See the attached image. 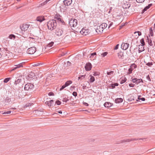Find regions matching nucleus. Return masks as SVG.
<instances>
[{"label":"nucleus","mask_w":155,"mask_h":155,"mask_svg":"<svg viewBox=\"0 0 155 155\" xmlns=\"http://www.w3.org/2000/svg\"><path fill=\"white\" fill-rule=\"evenodd\" d=\"M15 66H16V67L14 68L11 70L10 71V72H12V71H14L15 70H16L18 68H20L23 67V65L22 63H20V64L18 65H15Z\"/></svg>","instance_id":"nucleus-15"},{"label":"nucleus","mask_w":155,"mask_h":155,"mask_svg":"<svg viewBox=\"0 0 155 155\" xmlns=\"http://www.w3.org/2000/svg\"><path fill=\"white\" fill-rule=\"evenodd\" d=\"M141 96H139L138 97V100H140L142 101H144L145 100V99L144 97L141 98Z\"/></svg>","instance_id":"nucleus-35"},{"label":"nucleus","mask_w":155,"mask_h":155,"mask_svg":"<svg viewBox=\"0 0 155 155\" xmlns=\"http://www.w3.org/2000/svg\"><path fill=\"white\" fill-rule=\"evenodd\" d=\"M103 31V30H93L92 32L95 34H101Z\"/></svg>","instance_id":"nucleus-13"},{"label":"nucleus","mask_w":155,"mask_h":155,"mask_svg":"<svg viewBox=\"0 0 155 155\" xmlns=\"http://www.w3.org/2000/svg\"><path fill=\"white\" fill-rule=\"evenodd\" d=\"M96 53L94 52V53L92 54H91V56H90V58H91L92 56H95L96 55Z\"/></svg>","instance_id":"nucleus-50"},{"label":"nucleus","mask_w":155,"mask_h":155,"mask_svg":"<svg viewBox=\"0 0 155 155\" xmlns=\"http://www.w3.org/2000/svg\"><path fill=\"white\" fill-rule=\"evenodd\" d=\"M36 51V48L34 47H31L27 50V52L28 54H33Z\"/></svg>","instance_id":"nucleus-6"},{"label":"nucleus","mask_w":155,"mask_h":155,"mask_svg":"<svg viewBox=\"0 0 155 155\" xmlns=\"http://www.w3.org/2000/svg\"><path fill=\"white\" fill-rule=\"evenodd\" d=\"M15 38V35H11L9 36V38L10 39H14Z\"/></svg>","instance_id":"nucleus-27"},{"label":"nucleus","mask_w":155,"mask_h":155,"mask_svg":"<svg viewBox=\"0 0 155 155\" xmlns=\"http://www.w3.org/2000/svg\"><path fill=\"white\" fill-rule=\"evenodd\" d=\"M130 7V4H127V6H126L124 7V8H129Z\"/></svg>","instance_id":"nucleus-52"},{"label":"nucleus","mask_w":155,"mask_h":155,"mask_svg":"<svg viewBox=\"0 0 155 155\" xmlns=\"http://www.w3.org/2000/svg\"><path fill=\"white\" fill-rule=\"evenodd\" d=\"M17 0V1H19V0Z\"/></svg>","instance_id":"nucleus-63"},{"label":"nucleus","mask_w":155,"mask_h":155,"mask_svg":"<svg viewBox=\"0 0 155 155\" xmlns=\"http://www.w3.org/2000/svg\"><path fill=\"white\" fill-rule=\"evenodd\" d=\"M136 67L137 65L135 64H132L130 66V68H129L128 70L127 74H131L133 70L136 68Z\"/></svg>","instance_id":"nucleus-7"},{"label":"nucleus","mask_w":155,"mask_h":155,"mask_svg":"<svg viewBox=\"0 0 155 155\" xmlns=\"http://www.w3.org/2000/svg\"><path fill=\"white\" fill-rule=\"evenodd\" d=\"M119 45L117 44V45L114 48V50H117L118 49V47H119Z\"/></svg>","instance_id":"nucleus-49"},{"label":"nucleus","mask_w":155,"mask_h":155,"mask_svg":"<svg viewBox=\"0 0 155 155\" xmlns=\"http://www.w3.org/2000/svg\"><path fill=\"white\" fill-rule=\"evenodd\" d=\"M94 78L93 76H91V78L90 79V81L91 82H92L94 81Z\"/></svg>","instance_id":"nucleus-31"},{"label":"nucleus","mask_w":155,"mask_h":155,"mask_svg":"<svg viewBox=\"0 0 155 155\" xmlns=\"http://www.w3.org/2000/svg\"><path fill=\"white\" fill-rule=\"evenodd\" d=\"M107 25L106 23H102L99 26V28L101 29H105L107 27Z\"/></svg>","instance_id":"nucleus-16"},{"label":"nucleus","mask_w":155,"mask_h":155,"mask_svg":"<svg viewBox=\"0 0 155 155\" xmlns=\"http://www.w3.org/2000/svg\"><path fill=\"white\" fill-rule=\"evenodd\" d=\"M112 105V104L109 102H105L104 104V107L107 108L111 107Z\"/></svg>","instance_id":"nucleus-17"},{"label":"nucleus","mask_w":155,"mask_h":155,"mask_svg":"<svg viewBox=\"0 0 155 155\" xmlns=\"http://www.w3.org/2000/svg\"><path fill=\"white\" fill-rule=\"evenodd\" d=\"M58 113L59 114H62V112L61 111H58Z\"/></svg>","instance_id":"nucleus-58"},{"label":"nucleus","mask_w":155,"mask_h":155,"mask_svg":"<svg viewBox=\"0 0 155 155\" xmlns=\"http://www.w3.org/2000/svg\"><path fill=\"white\" fill-rule=\"evenodd\" d=\"M107 54L108 53L107 52H104L101 54V55L102 57H104L107 55Z\"/></svg>","instance_id":"nucleus-33"},{"label":"nucleus","mask_w":155,"mask_h":155,"mask_svg":"<svg viewBox=\"0 0 155 155\" xmlns=\"http://www.w3.org/2000/svg\"><path fill=\"white\" fill-rule=\"evenodd\" d=\"M154 29H155V23L154 24Z\"/></svg>","instance_id":"nucleus-60"},{"label":"nucleus","mask_w":155,"mask_h":155,"mask_svg":"<svg viewBox=\"0 0 155 155\" xmlns=\"http://www.w3.org/2000/svg\"><path fill=\"white\" fill-rule=\"evenodd\" d=\"M35 26L38 25L35 23H31L30 24H23L20 26V29H26L29 28V29H32L35 28Z\"/></svg>","instance_id":"nucleus-1"},{"label":"nucleus","mask_w":155,"mask_h":155,"mask_svg":"<svg viewBox=\"0 0 155 155\" xmlns=\"http://www.w3.org/2000/svg\"><path fill=\"white\" fill-rule=\"evenodd\" d=\"M134 36L135 38H137L138 36L141 35V32L140 31L135 32L134 33Z\"/></svg>","instance_id":"nucleus-22"},{"label":"nucleus","mask_w":155,"mask_h":155,"mask_svg":"<svg viewBox=\"0 0 155 155\" xmlns=\"http://www.w3.org/2000/svg\"><path fill=\"white\" fill-rule=\"evenodd\" d=\"M123 100L121 98H117L115 100V102L116 103H119L122 102Z\"/></svg>","instance_id":"nucleus-20"},{"label":"nucleus","mask_w":155,"mask_h":155,"mask_svg":"<svg viewBox=\"0 0 155 155\" xmlns=\"http://www.w3.org/2000/svg\"><path fill=\"white\" fill-rule=\"evenodd\" d=\"M129 86L130 87H134L135 86V84H129Z\"/></svg>","instance_id":"nucleus-48"},{"label":"nucleus","mask_w":155,"mask_h":155,"mask_svg":"<svg viewBox=\"0 0 155 155\" xmlns=\"http://www.w3.org/2000/svg\"><path fill=\"white\" fill-rule=\"evenodd\" d=\"M129 46V44L127 43H123L121 45V48L123 50H126L128 48Z\"/></svg>","instance_id":"nucleus-10"},{"label":"nucleus","mask_w":155,"mask_h":155,"mask_svg":"<svg viewBox=\"0 0 155 155\" xmlns=\"http://www.w3.org/2000/svg\"><path fill=\"white\" fill-rule=\"evenodd\" d=\"M66 86H65V85L64 84L61 87L60 89V90L61 91L63 89H64L65 87H66Z\"/></svg>","instance_id":"nucleus-47"},{"label":"nucleus","mask_w":155,"mask_h":155,"mask_svg":"<svg viewBox=\"0 0 155 155\" xmlns=\"http://www.w3.org/2000/svg\"><path fill=\"white\" fill-rule=\"evenodd\" d=\"M71 64V62H69V61H68V65H70Z\"/></svg>","instance_id":"nucleus-59"},{"label":"nucleus","mask_w":155,"mask_h":155,"mask_svg":"<svg viewBox=\"0 0 155 155\" xmlns=\"http://www.w3.org/2000/svg\"><path fill=\"white\" fill-rule=\"evenodd\" d=\"M89 30H74V32L77 34L86 35L90 32Z\"/></svg>","instance_id":"nucleus-3"},{"label":"nucleus","mask_w":155,"mask_h":155,"mask_svg":"<svg viewBox=\"0 0 155 155\" xmlns=\"http://www.w3.org/2000/svg\"><path fill=\"white\" fill-rule=\"evenodd\" d=\"M127 79L125 78H123L122 81H121L120 83L123 84L126 82Z\"/></svg>","instance_id":"nucleus-36"},{"label":"nucleus","mask_w":155,"mask_h":155,"mask_svg":"<svg viewBox=\"0 0 155 155\" xmlns=\"http://www.w3.org/2000/svg\"><path fill=\"white\" fill-rule=\"evenodd\" d=\"M131 140H130V139H127L126 140H124V142H130V141H131Z\"/></svg>","instance_id":"nucleus-53"},{"label":"nucleus","mask_w":155,"mask_h":155,"mask_svg":"<svg viewBox=\"0 0 155 155\" xmlns=\"http://www.w3.org/2000/svg\"><path fill=\"white\" fill-rule=\"evenodd\" d=\"M146 65L149 67H151L153 65V63L151 62H148L146 64Z\"/></svg>","instance_id":"nucleus-42"},{"label":"nucleus","mask_w":155,"mask_h":155,"mask_svg":"<svg viewBox=\"0 0 155 155\" xmlns=\"http://www.w3.org/2000/svg\"><path fill=\"white\" fill-rule=\"evenodd\" d=\"M72 81H67L65 83V85L67 87L70 84H71Z\"/></svg>","instance_id":"nucleus-25"},{"label":"nucleus","mask_w":155,"mask_h":155,"mask_svg":"<svg viewBox=\"0 0 155 155\" xmlns=\"http://www.w3.org/2000/svg\"><path fill=\"white\" fill-rule=\"evenodd\" d=\"M69 24L71 27H74L77 24V21L76 19H71L69 21Z\"/></svg>","instance_id":"nucleus-4"},{"label":"nucleus","mask_w":155,"mask_h":155,"mask_svg":"<svg viewBox=\"0 0 155 155\" xmlns=\"http://www.w3.org/2000/svg\"><path fill=\"white\" fill-rule=\"evenodd\" d=\"M93 56H92V57L91 58H93Z\"/></svg>","instance_id":"nucleus-62"},{"label":"nucleus","mask_w":155,"mask_h":155,"mask_svg":"<svg viewBox=\"0 0 155 155\" xmlns=\"http://www.w3.org/2000/svg\"><path fill=\"white\" fill-rule=\"evenodd\" d=\"M36 20L37 21H39L41 22L42 21L44 20L42 17H38L37 18Z\"/></svg>","instance_id":"nucleus-24"},{"label":"nucleus","mask_w":155,"mask_h":155,"mask_svg":"<svg viewBox=\"0 0 155 155\" xmlns=\"http://www.w3.org/2000/svg\"><path fill=\"white\" fill-rule=\"evenodd\" d=\"M140 43L142 44L141 45H145V43L144 42V40L143 39H142L140 40Z\"/></svg>","instance_id":"nucleus-39"},{"label":"nucleus","mask_w":155,"mask_h":155,"mask_svg":"<svg viewBox=\"0 0 155 155\" xmlns=\"http://www.w3.org/2000/svg\"><path fill=\"white\" fill-rule=\"evenodd\" d=\"M82 29H84V28H83Z\"/></svg>","instance_id":"nucleus-64"},{"label":"nucleus","mask_w":155,"mask_h":155,"mask_svg":"<svg viewBox=\"0 0 155 155\" xmlns=\"http://www.w3.org/2000/svg\"><path fill=\"white\" fill-rule=\"evenodd\" d=\"M124 26V25H120V29H120V28H123V27Z\"/></svg>","instance_id":"nucleus-56"},{"label":"nucleus","mask_w":155,"mask_h":155,"mask_svg":"<svg viewBox=\"0 0 155 155\" xmlns=\"http://www.w3.org/2000/svg\"><path fill=\"white\" fill-rule=\"evenodd\" d=\"M85 68L86 71H90L91 69L92 65L90 63H88L86 65Z\"/></svg>","instance_id":"nucleus-12"},{"label":"nucleus","mask_w":155,"mask_h":155,"mask_svg":"<svg viewBox=\"0 0 155 155\" xmlns=\"http://www.w3.org/2000/svg\"><path fill=\"white\" fill-rule=\"evenodd\" d=\"M72 2V0H65L63 1V3L65 5L68 6L71 4Z\"/></svg>","instance_id":"nucleus-11"},{"label":"nucleus","mask_w":155,"mask_h":155,"mask_svg":"<svg viewBox=\"0 0 155 155\" xmlns=\"http://www.w3.org/2000/svg\"><path fill=\"white\" fill-rule=\"evenodd\" d=\"M34 85L33 84H26L25 87V90L26 91H29L33 89L34 87Z\"/></svg>","instance_id":"nucleus-5"},{"label":"nucleus","mask_w":155,"mask_h":155,"mask_svg":"<svg viewBox=\"0 0 155 155\" xmlns=\"http://www.w3.org/2000/svg\"><path fill=\"white\" fill-rule=\"evenodd\" d=\"M10 78H7L5 79L4 81V83H7L8 81H9Z\"/></svg>","instance_id":"nucleus-34"},{"label":"nucleus","mask_w":155,"mask_h":155,"mask_svg":"<svg viewBox=\"0 0 155 155\" xmlns=\"http://www.w3.org/2000/svg\"><path fill=\"white\" fill-rule=\"evenodd\" d=\"M34 73L32 72H31L29 73L28 76L31 78H32L33 77H31V76H34Z\"/></svg>","instance_id":"nucleus-30"},{"label":"nucleus","mask_w":155,"mask_h":155,"mask_svg":"<svg viewBox=\"0 0 155 155\" xmlns=\"http://www.w3.org/2000/svg\"><path fill=\"white\" fill-rule=\"evenodd\" d=\"M57 23L55 19H52L48 22L47 25L48 29H54L56 28Z\"/></svg>","instance_id":"nucleus-2"},{"label":"nucleus","mask_w":155,"mask_h":155,"mask_svg":"<svg viewBox=\"0 0 155 155\" xmlns=\"http://www.w3.org/2000/svg\"><path fill=\"white\" fill-rule=\"evenodd\" d=\"M48 95L49 96H54V93L53 92H49L48 93Z\"/></svg>","instance_id":"nucleus-46"},{"label":"nucleus","mask_w":155,"mask_h":155,"mask_svg":"<svg viewBox=\"0 0 155 155\" xmlns=\"http://www.w3.org/2000/svg\"><path fill=\"white\" fill-rule=\"evenodd\" d=\"M83 104L84 105H85L86 106H87L88 105V104L87 103H86L85 102L83 103Z\"/></svg>","instance_id":"nucleus-54"},{"label":"nucleus","mask_w":155,"mask_h":155,"mask_svg":"<svg viewBox=\"0 0 155 155\" xmlns=\"http://www.w3.org/2000/svg\"><path fill=\"white\" fill-rule=\"evenodd\" d=\"M45 104L47 105L49 107L52 106L54 104V101L51 100L49 101H47L45 103Z\"/></svg>","instance_id":"nucleus-14"},{"label":"nucleus","mask_w":155,"mask_h":155,"mask_svg":"<svg viewBox=\"0 0 155 155\" xmlns=\"http://www.w3.org/2000/svg\"><path fill=\"white\" fill-rule=\"evenodd\" d=\"M150 29H152V28H150Z\"/></svg>","instance_id":"nucleus-61"},{"label":"nucleus","mask_w":155,"mask_h":155,"mask_svg":"<svg viewBox=\"0 0 155 155\" xmlns=\"http://www.w3.org/2000/svg\"><path fill=\"white\" fill-rule=\"evenodd\" d=\"M51 0H46V1L44 2L41 3V6H43L45 5H46L48 2Z\"/></svg>","instance_id":"nucleus-26"},{"label":"nucleus","mask_w":155,"mask_h":155,"mask_svg":"<svg viewBox=\"0 0 155 155\" xmlns=\"http://www.w3.org/2000/svg\"><path fill=\"white\" fill-rule=\"evenodd\" d=\"M150 34L151 36H153V33L152 31V30H150Z\"/></svg>","instance_id":"nucleus-45"},{"label":"nucleus","mask_w":155,"mask_h":155,"mask_svg":"<svg viewBox=\"0 0 155 155\" xmlns=\"http://www.w3.org/2000/svg\"><path fill=\"white\" fill-rule=\"evenodd\" d=\"M118 56L119 58L123 59L124 57L123 53L121 52L118 53Z\"/></svg>","instance_id":"nucleus-23"},{"label":"nucleus","mask_w":155,"mask_h":155,"mask_svg":"<svg viewBox=\"0 0 155 155\" xmlns=\"http://www.w3.org/2000/svg\"><path fill=\"white\" fill-rule=\"evenodd\" d=\"M72 94L75 97L77 95V93L76 92H74Z\"/></svg>","instance_id":"nucleus-51"},{"label":"nucleus","mask_w":155,"mask_h":155,"mask_svg":"<svg viewBox=\"0 0 155 155\" xmlns=\"http://www.w3.org/2000/svg\"><path fill=\"white\" fill-rule=\"evenodd\" d=\"M61 16L59 14H57L55 15L54 17V19L55 20H57L58 22H60L61 23H63L64 22L63 20L61 18Z\"/></svg>","instance_id":"nucleus-8"},{"label":"nucleus","mask_w":155,"mask_h":155,"mask_svg":"<svg viewBox=\"0 0 155 155\" xmlns=\"http://www.w3.org/2000/svg\"><path fill=\"white\" fill-rule=\"evenodd\" d=\"M62 33V30H57L56 32V34L58 36H60L61 35Z\"/></svg>","instance_id":"nucleus-21"},{"label":"nucleus","mask_w":155,"mask_h":155,"mask_svg":"<svg viewBox=\"0 0 155 155\" xmlns=\"http://www.w3.org/2000/svg\"><path fill=\"white\" fill-rule=\"evenodd\" d=\"M136 1L137 2L142 3L144 2L145 0H136Z\"/></svg>","instance_id":"nucleus-41"},{"label":"nucleus","mask_w":155,"mask_h":155,"mask_svg":"<svg viewBox=\"0 0 155 155\" xmlns=\"http://www.w3.org/2000/svg\"><path fill=\"white\" fill-rule=\"evenodd\" d=\"M11 113V111H8L7 112H3V113L2 112V114H9Z\"/></svg>","instance_id":"nucleus-37"},{"label":"nucleus","mask_w":155,"mask_h":155,"mask_svg":"<svg viewBox=\"0 0 155 155\" xmlns=\"http://www.w3.org/2000/svg\"><path fill=\"white\" fill-rule=\"evenodd\" d=\"M56 103L58 105H60L61 104V102L58 100L56 101Z\"/></svg>","instance_id":"nucleus-44"},{"label":"nucleus","mask_w":155,"mask_h":155,"mask_svg":"<svg viewBox=\"0 0 155 155\" xmlns=\"http://www.w3.org/2000/svg\"><path fill=\"white\" fill-rule=\"evenodd\" d=\"M114 72L113 71H111L109 72H107V74L108 75L113 76L114 75Z\"/></svg>","instance_id":"nucleus-28"},{"label":"nucleus","mask_w":155,"mask_h":155,"mask_svg":"<svg viewBox=\"0 0 155 155\" xmlns=\"http://www.w3.org/2000/svg\"><path fill=\"white\" fill-rule=\"evenodd\" d=\"M85 75L80 76L78 78V80H79L80 79H82L84 78L85 77Z\"/></svg>","instance_id":"nucleus-29"},{"label":"nucleus","mask_w":155,"mask_h":155,"mask_svg":"<svg viewBox=\"0 0 155 155\" xmlns=\"http://www.w3.org/2000/svg\"><path fill=\"white\" fill-rule=\"evenodd\" d=\"M148 42L150 45L152 46L153 45V44L152 42V41L151 40H148Z\"/></svg>","instance_id":"nucleus-43"},{"label":"nucleus","mask_w":155,"mask_h":155,"mask_svg":"<svg viewBox=\"0 0 155 155\" xmlns=\"http://www.w3.org/2000/svg\"><path fill=\"white\" fill-rule=\"evenodd\" d=\"M21 81V79H18L15 81V83L16 84H18L20 83Z\"/></svg>","instance_id":"nucleus-38"},{"label":"nucleus","mask_w":155,"mask_h":155,"mask_svg":"<svg viewBox=\"0 0 155 155\" xmlns=\"http://www.w3.org/2000/svg\"><path fill=\"white\" fill-rule=\"evenodd\" d=\"M152 4H149L148 5V6H146L145 8L143 9V11L142 12V13L144 12L145 11H147L148 9L152 5Z\"/></svg>","instance_id":"nucleus-19"},{"label":"nucleus","mask_w":155,"mask_h":155,"mask_svg":"<svg viewBox=\"0 0 155 155\" xmlns=\"http://www.w3.org/2000/svg\"><path fill=\"white\" fill-rule=\"evenodd\" d=\"M143 46L142 45H139V53L142 52L144 50Z\"/></svg>","instance_id":"nucleus-18"},{"label":"nucleus","mask_w":155,"mask_h":155,"mask_svg":"<svg viewBox=\"0 0 155 155\" xmlns=\"http://www.w3.org/2000/svg\"><path fill=\"white\" fill-rule=\"evenodd\" d=\"M131 81L134 83H135L137 84H138L140 82H143V80L142 79H137V78H131Z\"/></svg>","instance_id":"nucleus-9"},{"label":"nucleus","mask_w":155,"mask_h":155,"mask_svg":"<svg viewBox=\"0 0 155 155\" xmlns=\"http://www.w3.org/2000/svg\"><path fill=\"white\" fill-rule=\"evenodd\" d=\"M54 43L53 42H51L48 44L47 46V47H50L52 46L54 44Z\"/></svg>","instance_id":"nucleus-32"},{"label":"nucleus","mask_w":155,"mask_h":155,"mask_svg":"<svg viewBox=\"0 0 155 155\" xmlns=\"http://www.w3.org/2000/svg\"><path fill=\"white\" fill-rule=\"evenodd\" d=\"M112 25H113V23L111 22V23H110L108 26V28H109L110 27V26H111Z\"/></svg>","instance_id":"nucleus-55"},{"label":"nucleus","mask_w":155,"mask_h":155,"mask_svg":"<svg viewBox=\"0 0 155 155\" xmlns=\"http://www.w3.org/2000/svg\"><path fill=\"white\" fill-rule=\"evenodd\" d=\"M68 101V100H65V99H63V101H65V102H67Z\"/></svg>","instance_id":"nucleus-57"},{"label":"nucleus","mask_w":155,"mask_h":155,"mask_svg":"<svg viewBox=\"0 0 155 155\" xmlns=\"http://www.w3.org/2000/svg\"><path fill=\"white\" fill-rule=\"evenodd\" d=\"M118 85V84L117 83H115L114 84L112 85L111 86L112 87V88H114L115 87V86H117Z\"/></svg>","instance_id":"nucleus-40"}]
</instances>
